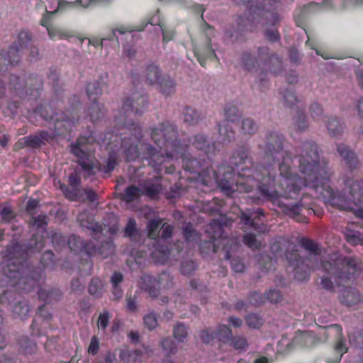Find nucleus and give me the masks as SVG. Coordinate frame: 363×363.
I'll list each match as a JSON object with an SVG mask.
<instances>
[{
  "label": "nucleus",
  "mask_w": 363,
  "mask_h": 363,
  "mask_svg": "<svg viewBox=\"0 0 363 363\" xmlns=\"http://www.w3.org/2000/svg\"><path fill=\"white\" fill-rule=\"evenodd\" d=\"M232 172H223V177L219 179L214 169L206 168L199 172V169H194L199 164L197 160H190L188 161L186 169L191 171H196L198 173V181H200L204 185H211L215 182L223 194L227 196H234L236 191L248 192L253 189L255 186L264 196L273 201H277L279 197L277 189L272 186L275 179L274 174H272L270 166L262 167L258 172L254 173L253 170L245 167L243 164H251L250 160L247 157L246 150L238 151L234 153L230 160Z\"/></svg>",
  "instance_id": "1"
},
{
  "label": "nucleus",
  "mask_w": 363,
  "mask_h": 363,
  "mask_svg": "<svg viewBox=\"0 0 363 363\" xmlns=\"http://www.w3.org/2000/svg\"><path fill=\"white\" fill-rule=\"evenodd\" d=\"M318 149L312 142L303 143L300 155V191L306 186L312 187L326 203L341 210H352L355 216L363 219V191L362 183L353 182L350 186V199L336 194L330 184V173L326 167H320L318 163Z\"/></svg>",
  "instance_id": "2"
},
{
  "label": "nucleus",
  "mask_w": 363,
  "mask_h": 363,
  "mask_svg": "<svg viewBox=\"0 0 363 363\" xmlns=\"http://www.w3.org/2000/svg\"><path fill=\"white\" fill-rule=\"evenodd\" d=\"M27 247L12 241L4 252L1 272L9 285L21 293H28L39 286L42 269L21 262L27 256Z\"/></svg>",
  "instance_id": "3"
},
{
  "label": "nucleus",
  "mask_w": 363,
  "mask_h": 363,
  "mask_svg": "<svg viewBox=\"0 0 363 363\" xmlns=\"http://www.w3.org/2000/svg\"><path fill=\"white\" fill-rule=\"evenodd\" d=\"M89 138L80 136L76 142L69 145L70 152L77 157L76 162L81 167L85 177L94 176L98 172L111 173L118 164L116 157L109 154L106 165L101 164L96 159L91 150L88 147Z\"/></svg>",
  "instance_id": "4"
},
{
  "label": "nucleus",
  "mask_w": 363,
  "mask_h": 363,
  "mask_svg": "<svg viewBox=\"0 0 363 363\" xmlns=\"http://www.w3.org/2000/svg\"><path fill=\"white\" fill-rule=\"evenodd\" d=\"M320 267L340 279H350L358 269L356 259L342 258L337 252L324 259Z\"/></svg>",
  "instance_id": "5"
},
{
  "label": "nucleus",
  "mask_w": 363,
  "mask_h": 363,
  "mask_svg": "<svg viewBox=\"0 0 363 363\" xmlns=\"http://www.w3.org/2000/svg\"><path fill=\"white\" fill-rule=\"evenodd\" d=\"M178 132L174 124L167 122L160 126V141L163 140V143L166 149L164 153L167 158H178L181 154V143H178Z\"/></svg>",
  "instance_id": "6"
},
{
  "label": "nucleus",
  "mask_w": 363,
  "mask_h": 363,
  "mask_svg": "<svg viewBox=\"0 0 363 363\" xmlns=\"http://www.w3.org/2000/svg\"><path fill=\"white\" fill-rule=\"evenodd\" d=\"M147 97L144 95L134 94L125 98L123 102L122 113L116 120L122 125H128L127 118L132 115H141L143 109L147 107Z\"/></svg>",
  "instance_id": "7"
},
{
  "label": "nucleus",
  "mask_w": 363,
  "mask_h": 363,
  "mask_svg": "<svg viewBox=\"0 0 363 363\" xmlns=\"http://www.w3.org/2000/svg\"><path fill=\"white\" fill-rule=\"evenodd\" d=\"M40 114L45 121H53L54 128L59 136H65L71 133L79 121L78 116H68L65 113H55L48 116V109L40 110Z\"/></svg>",
  "instance_id": "8"
},
{
  "label": "nucleus",
  "mask_w": 363,
  "mask_h": 363,
  "mask_svg": "<svg viewBox=\"0 0 363 363\" xmlns=\"http://www.w3.org/2000/svg\"><path fill=\"white\" fill-rule=\"evenodd\" d=\"M143 138L140 128L136 125L134 128L133 138H123L121 139V147L124 150V153L128 161L135 160L139 157L138 148V143Z\"/></svg>",
  "instance_id": "9"
},
{
  "label": "nucleus",
  "mask_w": 363,
  "mask_h": 363,
  "mask_svg": "<svg viewBox=\"0 0 363 363\" xmlns=\"http://www.w3.org/2000/svg\"><path fill=\"white\" fill-rule=\"evenodd\" d=\"M32 40V35L28 30H22L18 35L16 43L12 45L8 51L6 59L11 65L17 64L19 62V51L21 48L28 46Z\"/></svg>",
  "instance_id": "10"
},
{
  "label": "nucleus",
  "mask_w": 363,
  "mask_h": 363,
  "mask_svg": "<svg viewBox=\"0 0 363 363\" xmlns=\"http://www.w3.org/2000/svg\"><path fill=\"white\" fill-rule=\"evenodd\" d=\"M239 121V111L236 107H230L225 109V120L218 126L219 133L223 135V141L233 138L234 133L231 129V125L238 124Z\"/></svg>",
  "instance_id": "11"
},
{
  "label": "nucleus",
  "mask_w": 363,
  "mask_h": 363,
  "mask_svg": "<svg viewBox=\"0 0 363 363\" xmlns=\"http://www.w3.org/2000/svg\"><path fill=\"white\" fill-rule=\"evenodd\" d=\"M159 228V218H154L150 220L147 225V229L148 232V238L149 242L147 245L149 247L152 246L153 250L150 252V256L152 259L154 260L155 263H157L159 262V232L157 229Z\"/></svg>",
  "instance_id": "12"
},
{
  "label": "nucleus",
  "mask_w": 363,
  "mask_h": 363,
  "mask_svg": "<svg viewBox=\"0 0 363 363\" xmlns=\"http://www.w3.org/2000/svg\"><path fill=\"white\" fill-rule=\"evenodd\" d=\"M286 257L291 264L295 266L294 267V276L297 280L300 281H304L308 278V271H303L301 272V264H303L304 260L301 259L298 254L296 246H289L286 252Z\"/></svg>",
  "instance_id": "13"
},
{
  "label": "nucleus",
  "mask_w": 363,
  "mask_h": 363,
  "mask_svg": "<svg viewBox=\"0 0 363 363\" xmlns=\"http://www.w3.org/2000/svg\"><path fill=\"white\" fill-rule=\"evenodd\" d=\"M66 244L75 253L83 252L89 257H91L95 252L93 241H85L81 237L75 235H71L67 240Z\"/></svg>",
  "instance_id": "14"
},
{
  "label": "nucleus",
  "mask_w": 363,
  "mask_h": 363,
  "mask_svg": "<svg viewBox=\"0 0 363 363\" xmlns=\"http://www.w3.org/2000/svg\"><path fill=\"white\" fill-rule=\"evenodd\" d=\"M67 182L69 186L60 184V188L67 199L70 201H76L81 185V177L77 170L69 175Z\"/></svg>",
  "instance_id": "15"
},
{
  "label": "nucleus",
  "mask_w": 363,
  "mask_h": 363,
  "mask_svg": "<svg viewBox=\"0 0 363 363\" xmlns=\"http://www.w3.org/2000/svg\"><path fill=\"white\" fill-rule=\"evenodd\" d=\"M266 155L268 158L273 157L274 153L275 157L281 156L284 157L282 149V136L278 133H270L267 136V141L263 147Z\"/></svg>",
  "instance_id": "16"
},
{
  "label": "nucleus",
  "mask_w": 363,
  "mask_h": 363,
  "mask_svg": "<svg viewBox=\"0 0 363 363\" xmlns=\"http://www.w3.org/2000/svg\"><path fill=\"white\" fill-rule=\"evenodd\" d=\"M206 232L208 233L209 237L211 238V240L206 242V244L208 245V247H212L213 252H216V246L215 243H213V242L217 240V238H221V240L223 238V228L220 220H212V222L208 225Z\"/></svg>",
  "instance_id": "17"
},
{
  "label": "nucleus",
  "mask_w": 363,
  "mask_h": 363,
  "mask_svg": "<svg viewBox=\"0 0 363 363\" xmlns=\"http://www.w3.org/2000/svg\"><path fill=\"white\" fill-rule=\"evenodd\" d=\"M77 221L82 228L90 230L94 233L103 231L102 225L94 222L92 215L86 211H83L78 214Z\"/></svg>",
  "instance_id": "18"
},
{
  "label": "nucleus",
  "mask_w": 363,
  "mask_h": 363,
  "mask_svg": "<svg viewBox=\"0 0 363 363\" xmlns=\"http://www.w3.org/2000/svg\"><path fill=\"white\" fill-rule=\"evenodd\" d=\"M339 299L345 305L352 306L360 303L362 296L355 288H346L340 292Z\"/></svg>",
  "instance_id": "19"
},
{
  "label": "nucleus",
  "mask_w": 363,
  "mask_h": 363,
  "mask_svg": "<svg viewBox=\"0 0 363 363\" xmlns=\"http://www.w3.org/2000/svg\"><path fill=\"white\" fill-rule=\"evenodd\" d=\"M157 280L155 278L150 275H144L141 277L140 288L142 290L148 293L152 298L157 296V292L155 289Z\"/></svg>",
  "instance_id": "20"
},
{
  "label": "nucleus",
  "mask_w": 363,
  "mask_h": 363,
  "mask_svg": "<svg viewBox=\"0 0 363 363\" xmlns=\"http://www.w3.org/2000/svg\"><path fill=\"white\" fill-rule=\"evenodd\" d=\"M94 248L95 250V252L93 254V256L99 255L104 259L108 257L115 252V245L111 240H107L101 242L99 247H96L94 243Z\"/></svg>",
  "instance_id": "21"
},
{
  "label": "nucleus",
  "mask_w": 363,
  "mask_h": 363,
  "mask_svg": "<svg viewBox=\"0 0 363 363\" xmlns=\"http://www.w3.org/2000/svg\"><path fill=\"white\" fill-rule=\"evenodd\" d=\"M38 297L40 300L44 301L45 303H50L52 301L60 300L62 296V292L58 289H40L38 291Z\"/></svg>",
  "instance_id": "22"
},
{
  "label": "nucleus",
  "mask_w": 363,
  "mask_h": 363,
  "mask_svg": "<svg viewBox=\"0 0 363 363\" xmlns=\"http://www.w3.org/2000/svg\"><path fill=\"white\" fill-rule=\"evenodd\" d=\"M143 195V189L134 185L126 187L121 196V199L126 203H131L139 199Z\"/></svg>",
  "instance_id": "23"
},
{
  "label": "nucleus",
  "mask_w": 363,
  "mask_h": 363,
  "mask_svg": "<svg viewBox=\"0 0 363 363\" xmlns=\"http://www.w3.org/2000/svg\"><path fill=\"white\" fill-rule=\"evenodd\" d=\"M337 149L340 155L345 160L346 164L349 168H354L357 164V159L354 153L350 150L348 147L345 146V145H342V143L337 145Z\"/></svg>",
  "instance_id": "24"
},
{
  "label": "nucleus",
  "mask_w": 363,
  "mask_h": 363,
  "mask_svg": "<svg viewBox=\"0 0 363 363\" xmlns=\"http://www.w3.org/2000/svg\"><path fill=\"white\" fill-rule=\"evenodd\" d=\"M88 291L95 298H101L105 292L102 280L98 277L92 278L88 286Z\"/></svg>",
  "instance_id": "25"
},
{
  "label": "nucleus",
  "mask_w": 363,
  "mask_h": 363,
  "mask_svg": "<svg viewBox=\"0 0 363 363\" xmlns=\"http://www.w3.org/2000/svg\"><path fill=\"white\" fill-rule=\"evenodd\" d=\"M43 87V81L42 79L38 75H30L26 79L25 89H26V92L28 90L30 91L31 95H35V96H38V91Z\"/></svg>",
  "instance_id": "26"
},
{
  "label": "nucleus",
  "mask_w": 363,
  "mask_h": 363,
  "mask_svg": "<svg viewBox=\"0 0 363 363\" xmlns=\"http://www.w3.org/2000/svg\"><path fill=\"white\" fill-rule=\"evenodd\" d=\"M43 145L42 139L38 135H28L20 139L15 145L16 148H23L25 147H38Z\"/></svg>",
  "instance_id": "27"
},
{
  "label": "nucleus",
  "mask_w": 363,
  "mask_h": 363,
  "mask_svg": "<svg viewBox=\"0 0 363 363\" xmlns=\"http://www.w3.org/2000/svg\"><path fill=\"white\" fill-rule=\"evenodd\" d=\"M105 113V108L104 105L100 104L99 102H92V104L87 110V114L91 122L95 123L101 119Z\"/></svg>",
  "instance_id": "28"
},
{
  "label": "nucleus",
  "mask_w": 363,
  "mask_h": 363,
  "mask_svg": "<svg viewBox=\"0 0 363 363\" xmlns=\"http://www.w3.org/2000/svg\"><path fill=\"white\" fill-rule=\"evenodd\" d=\"M102 94L99 82L94 81L86 85V95L91 102H98L99 97Z\"/></svg>",
  "instance_id": "29"
},
{
  "label": "nucleus",
  "mask_w": 363,
  "mask_h": 363,
  "mask_svg": "<svg viewBox=\"0 0 363 363\" xmlns=\"http://www.w3.org/2000/svg\"><path fill=\"white\" fill-rule=\"evenodd\" d=\"M130 30L128 29H124V28H117L112 30L111 33L105 38H103L101 39L94 38V39H89V44L91 45L96 48L100 47L103 48L104 42L106 40H112L113 38L118 39L116 37V32L119 33L120 34H124L126 32H130Z\"/></svg>",
  "instance_id": "30"
},
{
  "label": "nucleus",
  "mask_w": 363,
  "mask_h": 363,
  "mask_svg": "<svg viewBox=\"0 0 363 363\" xmlns=\"http://www.w3.org/2000/svg\"><path fill=\"white\" fill-rule=\"evenodd\" d=\"M21 352L25 354H31L37 351V345L28 337L23 336L18 340Z\"/></svg>",
  "instance_id": "31"
},
{
  "label": "nucleus",
  "mask_w": 363,
  "mask_h": 363,
  "mask_svg": "<svg viewBox=\"0 0 363 363\" xmlns=\"http://www.w3.org/2000/svg\"><path fill=\"white\" fill-rule=\"evenodd\" d=\"M278 204L285 214L289 215V216L292 217L293 218L298 216L302 210V203H301L288 204L279 203V201H278Z\"/></svg>",
  "instance_id": "32"
},
{
  "label": "nucleus",
  "mask_w": 363,
  "mask_h": 363,
  "mask_svg": "<svg viewBox=\"0 0 363 363\" xmlns=\"http://www.w3.org/2000/svg\"><path fill=\"white\" fill-rule=\"evenodd\" d=\"M48 33L52 40H56L57 38L60 40L68 39L73 36L70 31L62 28L52 27V28H48Z\"/></svg>",
  "instance_id": "33"
},
{
  "label": "nucleus",
  "mask_w": 363,
  "mask_h": 363,
  "mask_svg": "<svg viewBox=\"0 0 363 363\" xmlns=\"http://www.w3.org/2000/svg\"><path fill=\"white\" fill-rule=\"evenodd\" d=\"M177 352V347L174 342L171 340H165L162 342V352L167 356V359H163V363H174L172 359H169L170 355Z\"/></svg>",
  "instance_id": "34"
},
{
  "label": "nucleus",
  "mask_w": 363,
  "mask_h": 363,
  "mask_svg": "<svg viewBox=\"0 0 363 363\" xmlns=\"http://www.w3.org/2000/svg\"><path fill=\"white\" fill-rule=\"evenodd\" d=\"M146 81L150 84H155L159 81V69L156 65H149L145 71Z\"/></svg>",
  "instance_id": "35"
},
{
  "label": "nucleus",
  "mask_w": 363,
  "mask_h": 363,
  "mask_svg": "<svg viewBox=\"0 0 363 363\" xmlns=\"http://www.w3.org/2000/svg\"><path fill=\"white\" fill-rule=\"evenodd\" d=\"M30 311V308L26 301L18 302L14 305L13 309L14 315L21 319L27 318Z\"/></svg>",
  "instance_id": "36"
},
{
  "label": "nucleus",
  "mask_w": 363,
  "mask_h": 363,
  "mask_svg": "<svg viewBox=\"0 0 363 363\" xmlns=\"http://www.w3.org/2000/svg\"><path fill=\"white\" fill-rule=\"evenodd\" d=\"M138 235H139V230L137 228L135 220L133 218H128L124 228V236L133 240L135 237Z\"/></svg>",
  "instance_id": "37"
},
{
  "label": "nucleus",
  "mask_w": 363,
  "mask_h": 363,
  "mask_svg": "<svg viewBox=\"0 0 363 363\" xmlns=\"http://www.w3.org/2000/svg\"><path fill=\"white\" fill-rule=\"evenodd\" d=\"M328 129L330 135L335 137L342 133L344 126L337 118H332L328 121Z\"/></svg>",
  "instance_id": "38"
},
{
  "label": "nucleus",
  "mask_w": 363,
  "mask_h": 363,
  "mask_svg": "<svg viewBox=\"0 0 363 363\" xmlns=\"http://www.w3.org/2000/svg\"><path fill=\"white\" fill-rule=\"evenodd\" d=\"M301 246H303V248L306 249V250L311 252V259H318V255L320 253V249L317 243H315V242L311 241V240L302 239Z\"/></svg>",
  "instance_id": "39"
},
{
  "label": "nucleus",
  "mask_w": 363,
  "mask_h": 363,
  "mask_svg": "<svg viewBox=\"0 0 363 363\" xmlns=\"http://www.w3.org/2000/svg\"><path fill=\"white\" fill-rule=\"evenodd\" d=\"M48 216L38 215V216H32L29 223L36 230L45 229L48 225Z\"/></svg>",
  "instance_id": "40"
},
{
  "label": "nucleus",
  "mask_w": 363,
  "mask_h": 363,
  "mask_svg": "<svg viewBox=\"0 0 363 363\" xmlns=\"http://www.w3.org/2000/svg\"><path fill=\"white\" fill-rule=\"evenodd\" d=\"M230 345L240 352L246 351L249 347V344L246 338L242 336H235L230 340Z\"/></svg>",
  "instance_id": "41"
},
{
  "label": "nucleus",
  "mask_w": 363,
  "mask_h": 363,
  "mask_svg": "<svg viewBox=\"0 0 363 363\" xmlns=\"http://www.w3.org/2000/svg\"><path fill=\"white\" fill-rule=\"evenodd\" d=\"M175 91V82L172 78H163L160 82V92L164 95L171 94Z\"/></svg>",
  "instance_id": "42"
},
{
  "label": "nucleus",
  "mask_w": 363,
  "mask_h": 363,
  "mask_svg": "<svg viewBox=\"0 0 363 363\" xmlns=\"http://www.w3.org/2000/svg\"><path fill=\"white\" fill-rule=\"evenodd\" d=\"M143 323L145 326L149 330H152L157 326V314L153 311H150L148 313L144 315Z\"/></svg>",
  "instance_id": "43"
},
{
  "label": "nucleus",
  "mask_w": 363,
  "mask_h": 363,
  "mask_svg": "<svg viewBox=\"0 0 363 363\" xmlns=\"http://www.w3.org/2000/svg\"><path fill=\"white\" fill-rule=\"evenodd\" d=\"M188 335V328L183 323H177L174 328V337L179 341H184Z\"/></svg>",
  "instance_id": "44"
},
{
  "label": "nucleus",
  "mask_w": 363,
  "mask_h": 363,
  "mask_svg": "<svg viewBox=\"0 0 363 363\" xmlns=\"http://www.w3.org/2000/svg\"><path fill=\"white\" fill-rule=\"evenodd\" d=\"M200 118L199 113L190 107H186L184 111V120L189 124H194Z\"/></svg>",
  "instance_id": "45"
},
{
  "label": "nucleus",
  "mask_w": 363,
  "mask_h": 363,
  "mask_svg": "<svg viewBox=\"0 0 363 363\" xmlns=\"http://www.w3.org/2000/svg\"><path fill=\"white\" fill-rule=\"evenodd\" d=\"M193 144L197 149L203 150L206 153L210 152L211 146L208 145L207 140L203 135H197L195 136Z\"/></svg>",
  "instance_id": "46"
},
{
  "label": "nucleus",
  "mask_w": 363,
  "mask_h": 363,
  "mask_svg": "<svg viewBox=\"0 0 363 363\" xmlns=\"http://www.w3.org/2000/svg\"><path fill=\"white\" fill-rule=\"evenodd\" d=\"M232 330L229 329L228 326L220 325L216 332V337L220 341H225L226 339H232Z\"/></svg>",
  "instance_id": "47"
},
{
  "label": "nucleus",
  "mask_w": 363,
  "mask_h": 363,
  "mask_svg": "<svg viewBox=\"0 0 363 363\" xmlns=\"http://www.w3.org/2000/svg\"><path fill=\"white\" fill-rule=\"evenodd\" d=\"M54 258L55 255L51 251L48 250L45 252H44L40 259L41 264L43 266V267H52L55 262Z\"/></svg>",
  "instance_id": "48"
},
{
  "label": "nucleus",
  "mask_w": 363,
  "mask_h": 363,
  "mask_svg": "<svg viewBox=\"0 0 363 363\" xmlns=\"http://www.w3.org/2000/svg\"><path fill=\"white\" fill-rule=\"evenodd\" d=\"M111 318V315L109 312L106 310H104L102 313H100L97 325L99 328L103 330H105L108 325L109 320Z\"/></svg>",
  "instance_id": "49"
},
{
  "label": "nucleus",
  "mask_w": 363,
  "mask_h": 363,
  "mask_svg": "<svg viewBox=\"0 0 363 363\" xmlns=\"http://www.w3.org/2000/svg\"><path fill=\"white\" fill-rule=\"evenodd\" d=\"M183 233L187 242L196 240L198 236L191 224L184 225L183 227Z\"/></svg>",
  "instance_id": "50"
},
{
  "label": "nucleus",
  "mask_w": 363,
  "mask_h": 363,
  "mask_svg": "<svg viewBox=\"0 0 363 363\" xmlns=\"http://www.w3.org/2000/svg\"><path fill=\"white\" fill-rule=\"evenodd\" d=\"M247 323L248 326L252 327V328H258V327L261 326L263 323L262 318L259 315H256V313H251L248 315L246 318Z\"/></svg>",
  "instance_id": "51"
},
{
  "label": "nucleus",
  "mask_w": 363,
  "mask_h": 363,
  "mask_svg": "<svg viewBox=\"0 0 363 363\" xmlns=\"http://www.w3.org/2000/svg\"><path fill=\"white\" fill-rule=\"evenodd\" d=\"M0 217L1 222L10 223L16 217V215L10 207H4L0 212Z\"/></svg>",
  "instance_id": "52"
},
{
  "label": "nucleus",
  "mask_w": 363,
  "mask_h": 363,
  "mask_svg": "<svg viewBox=\"0 0 363 363\" xmlns=\"http://www.w3.org/2000/svg\"><path fill=\"white\" fill-rule=\"evenodd\" d=\"M38 135L42 139L43 145H44L45 142L50 143L52 141L58 134H57V131L54 128L52 131L41 130L38 133Z\"/></svg>",
  "instance_id": "53"
},
{
  "label": "nucleus",
  "mask_w": 363,
  "mask_h": 363,
  "mask_svg": "<svg viewBox=\"0 0 363 363\" xmlns=\"http://www.w3.org/2000/svg\"><path fill=\"white\" fill-rule=\"evenodd\" d=\"M143 195L148 196L150 199H155L159 194V187L155 184H150L145 186L143 188Z\"/></svg>",
  "instance_id": "54"
},
{
  "label": "nucleus",
  "mask_w": 363,
  "mask_h": 363,
  "mask_svg": "<svg viewBox=\"0 0 363 363\" xmlns=\"http://www.w3.org/2000/svg\"><path fill=\"white\" fill-rule=\"evenodd\" d=\"M242 130L245 134H252L256 130V124L251 119L242 120Z\"/></svg>",
  "instance_id": "55"
},
{
  "label": "nucleus",
  "mask_w": 363,
  "mask_h": 363,
  "mask_svg": "<svg viewBox=\"0 0 363 363\" xmlns=\"http://www.w3.org/2000/svg\"><path fill=\"white\" fill-rule=\"evenodd\" d=\"M346 238L348 242H350L354 245L359 244V242L363 240L362 238V235L360 233H359V231H347L346 233Z\"/></svg>",
  "instance_id": "56"
},
{
  "label": "nucleus",
  "mask_w": 363,
  "mask_h": 363,
  "mask_svg": "<svg viewBox=\"0 0 363 363\" xmlns=\"http://www.w3.org/2000/svg\"><path fill=\"white\" fill-rule=\"evenodd\" d=\"M306 127V116H304L303 113H300L294 119V128L296 130H304Z\"/></svg>",
  "instance_id": "57"
},
{
  "label": "nucleus",
  "mask_w": 363,
  "mask_h": 363,
  "mask_svg": "<svg viewBox=\"0 0 363 363\" xmlns=\"http://www.w3.org/2000/svg\"><path fill=\"white\" fill-rule=\"evenodd\" d=\"M244 242L250 248H259L261 245L259 242L257 240L255 236L252 235V233H248V235H244Z\"/></svg>",
  "instance_id": "58"
},
{
  "label": "nucleus",
  "mask_w": 363,
  "mask_h": 363,
  "mask_svg": "<svg viewBox=\"0 0 363 363\" xmlns=\"http://www.w3.org/2000/svg\"><path fill=\"white\" fill-rule=\"evenodd\" d=\"M196 269V264H194V261H186L182 264L181 272L184 275H190Z\"/></svg>",
  "instance_id": "59"
},
{
  "label": "nucleus",
  "mask_w": 363,
  "mask_h": 363,
  "mask_svg": "<svg viewBox=\"0 0 363 363\" xmlns=\"http://www.w3.org/2000/svg\"><path fill=\"white\" fill-rule=\"evenodd\" d=\"M126 308L128 311L134 313L138 310L137 298L134 296L126 297Z\"/></svg>",
  "instance_id": "60"
},
{
  "label": "nucleus",
  "mask_w": 363,
  "mask_h": 363,
  "mask_svg": "<svg viewBox=\"0 0 363 363\" xmlns=\"http://www.w3.org/2000/svg\"><path fill=\"white\" fill-rule=\"evenodd\" d=\"M241 220L244 225H248L252 227L255 230H258V231H262V228L257 226L256 223L252 219V214L248 213H242L241 216Z\"/></svg>",
  "instance_id": "61"
},
{
  "label": "nucleus",
  "mask_w": 363,
  "mask_h": 363,
  "mask_svg": "<svg viewBox=\"0 0 363 363\" xmlns=\"http://www.w3.org/2000/svg\"><path fill=\"white\" fill-rule=\"evenodd\" d=\"M265 298L272 303H277V301H280L281 298V292L279 290H269V291L267 292Z\"/></svg>",
  "instance_id": "62"
},
{
  "label": "nucleus",
  "mask_w": 363,
  "mask_h": 363,
  "mask_svg": "<svg viewBox=\"0 0 363 363\" xmlns=\"http://www.w3.org/2000/svg\"><path fill=\"white\" fill-rule=\"evenodd\" d=\"M146 149L147 150V154L148 155V158L150 159V164L153 166L155 171H157L159 169V164H157L152 158L156 155L157 150L150 145H147Z\"/></svg>",
  "instance_id": "63"
},
{
  "label": "nucleus",
  "mask_w": 363,
  "mask_h": 363,
  "mask_svg": "<svg viewBox=\"0 0 363 363\" xmlns=\"http://www.w3.org/2000/svg\"><path fill=\"white\" fill-rule=\"evenodd\" d=\"M99 348V342L96 337H92L89 346L88 352L92 355L97 354Z\"/></svg>",
  "instance_id": "64"
}]
</instances>
